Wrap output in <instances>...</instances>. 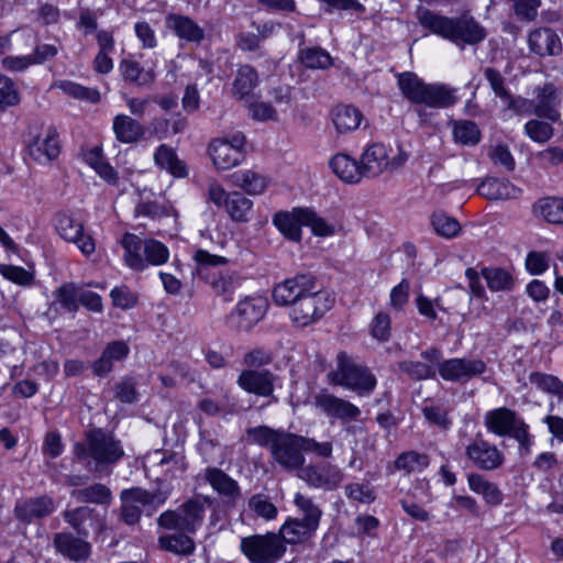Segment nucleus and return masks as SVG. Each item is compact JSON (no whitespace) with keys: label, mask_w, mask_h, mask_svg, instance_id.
Returning a JSON list of instances; mask_svg holds the SVG:
<instances>
[{"label":"nucleus","mask_w":563,"mask_h":563,"mask_svg":"<svg viewBox=\"0 0 563 563\" xmlns=\"http://www.w3.org/2000/svg\"><path fill=\"white\" fill-rule=\"evenodd\" d=\"M274 302L289 307L288 316L296 327H308L319 321L334 305V297L322 289L314 275L297 274L273 288Z\"/></svg>","instance_id":"nucleus-1"},{"label":"nucleus","mask_w":563,"mask_h":563,"mask_svg":"<svg viewBox=\"0 0 563 563\" xmlns=\"http://www.w3.org/2000/svg\"><path fill=\"white\" fill-rule=\"evenodd\" d=\"M416 18L423 29L461 48L466 45H475L486 36L485 29L467 13L450 18L428 8L418 7Z\"/></svg>","instance_id":"nucleus-2"},{"label":"nucleus","mask_w":563,"mask_h":563,"mask_svg":"<svg viewBox=\"0 0 563 563\" xmlns=\"http://www.w3.org/2000/svg\"><path fill=\"white\" fill-rule=\"evenodd\" d=\"M74 454L79 461L91 459L95 463L91 470L100 472L103 467L115 464L124 455V450L112 433L92 429L86 433L85 443H75Z\"/></svg>","instance_id":"nucleus-3"},{"label":"nucleus","mask_w":563,"mask_h":563,"mask_svg":"<svg viewBox=\"0 0 563 563\" xmlns=\"http://www.w3.org/2000/svg\"><path fill=\"white\" fill-rule=\"evenodd\" d=\"M121 245L125 264L134 271H144L148 265H163L169 258L167 246L154 239L143 241L135 234L125 233Z\"/></svg>","instance_id":"nucleus-4"},{"label":"nucleus","mask_w":563,"mask_h":563,"mask_svg":"<svg viewBox=\"0 0 563 563\" xmlns=\"http://www.w3.org/2000/svg\"><path fill=\"white\" fill-rule=\"evenodd\" d=\"M328 379L331 384L352 389L360 396L371 394L376 386L374 374L354 362L345 352L338 354L336 367L328 373Z\"/></svg>","instance_id":"nucleus-5"},{"label":"nucleus","mask_w":563,"mask_h":563,"mask_svg":"<svg viewBox=\"0 0 563 563\" xmlns=\"http://www.w3.org/2000/svg\"><path fill=\"white\" fill-rule=\"evenodd\" d=\"M240 547L252 563H276L286 552V544L273 532L244 537Z\"/></svg>","instance_id":"nucleus-6"},{"label":"nucleus","mask_w":563,"mask_h":563,"mask_svg":"<svg viewBox=\"0 0 563 563\" xmlns=\"http://www.w3.org/2000/svg\"><path fill=\"white\" fill-rule=\"evenodd\" d=\"M408 159V154L399 151L393 157H389L387 147L380 143L368 145L361 156V167L364 177L375 178L383 173H393L404 166Z\"/></svg>","instance_id":"nucleus-7"},{"label":"nucleus","mask_w":563,"mask_h":563,"mask_svg":"<svg viewBox=\"0 0 563 563\" xmlns=\"http://www.w3.org/2000/svg\"><path fill=\"white\" fill-rule=\"evenodd\" d=\"M245 136L242 133L213 139L208 146L213 166L218 170H229L240 165L245 158Z\"/></svg>","instance_id":"nucleus-8"},{"label":"nucleus","mask_w":563,"mask_h":563,"mask_svg":"<svg viewBox=\"0 0 563 563\" xmlns=\"http://www.w3.org/2000/svg\"><path fill=\"white\" fill-rule=\"evenodd\" d=\"M167 496L163 493L150 494L141 488H132L121 493V518L128 525H135L142 512L152 515L162 506Z\"/></svg>","instance_id":"nucleus-9"},{"label":"nucleus","mask_w":563,"mask_h":563,"mask_svg":"<svg viewBox=\"0 0 563 563\" xmlns=\"http://www.w3.org/2000/svg\"><path fill=\"white\" fill-rule=\"evenodd\" d=\"M205 504L198 499L186 501L177 511H165L158 518V525L168 530L195 533L202 525Z\"/></svg>","instance_id":"nucleus-10"},{"label":"nucleus","mask_w":563,"mask_h":563,"mask_svg":"<svg viewBox=\"0 0 563 563\" xmlns=\"http://www.w3.org/2000/svg\"><path fill=\"white\" fill-rule=\"evenodd\" d=\"M438 373L443 380L467 383L486 371V363L481 358L453 357L438 362Z\"/></svg>","instance_id":"nucleus-11"},{"label":"nucleus","mask_w":563,"mask_h":563,"mask_svg":"<svg viewBox=\"0 0 563 563\" xmlns=\"http://www.w3.org/2000/svg\"><path fill=\"white\" fill-rule=\"evenodd\" d=\"M56 230L63 240L75 244L85 256L95 253L93 238L85 232L84 223L74 214L59 212L56 216Z\"/></svg>","instance_id":"nucleus-12"},{"label":"nucleus","mask_w":563,"mask_h":563,"mask_svg":"<svg viewBox=\"0 0 563 563\" xmlns=\"http://www.w3.org/2000/svg\"><path fill=\"white\" fill-rule=\"evenodd\" d=\"M271 454L273 460L287 471L303 468L306 460L301 452L300 435L283 432Z\"/></svg>","instance_id":"nucleus-13"},{"label":"nucleus","mask_w":563,"mask_h":563,"mask_svg":"<svg viewBox=\"0 0 563 563\" xmlns=\"http://www.w3.org/2000/svg\"><path fill=\"white\" fill-rule=\"evenodd\" d=\"M467 459L479 470L494 471L500 467L505 456L499 449L477 434L465 448Z\"/></svg>","instance_id":"nucleus-14"},{"label":"nucleus","mask_w":563,"mask_h":563,"mask_svg":"<svg viewBox=\"0 0 563 563\" xmlns=\"http://www.w3.org/2000/svg\"><path fill=\"white\" fill-rule=\"evenodd\" d=\"M298 477L313 488L334 490L344 479L343 472L335 465H308L301 468Z\"/></svg>","instance_id":"nucleus-15"},{"label":"nucleus","mask_w":563,"mask_h":563,"mask_svg":"<svg viewBox=\"0 0 563 563\" xmlns=\"http://www.w3.org/2000/svg\"><path fill=\"white\" fill-rule=\"evenodd\" d=\"M314 404L327 417L343 423L356 421L361 415L358 407L324 390L314 397Z\"/></svg>","instance_id":"nucleus-16"},{"label":"nucleus","mask_w":563,"mask_h":563,"mask_svg":"<svg viewBox=\"0 0 563 563\" xmlns=\"http://www.w3.org/2000/svg\"><path fill=\"white\" fill-rule=\"evenodd\" d=\"M534 92L533 113L539 118L558 122L561 118L558 109L560 104L558 88L552 82H547L541 87H537Z\"/></svg>","instance_id":"nucleus-17"},{"label":"nucleus","mask_w":563,"mask_h":563,"mask_svg":"<svg viewBox=\"0 0 563 563\" xmlns=\"http://www.w3.org/2000/svg\"><path fill=\"white\" fill-rule=\"evenodd\" d=\"M421 357L429 363L420 361H402L398 363L399 369L416 380L435 378L438 362L441 360V352L437 347H430L421 352Z\"/></svg>","instance_id":"nucleus-18"},{"label":"nucleus","mask_w":563,"mask_h":563,"mask_svg":"<svg viewBox=\"0 0 563 563\" xmlns=\"http://www.w3.org/2000/svg\"><path fill=\"white\" fill-rule=\"evenodd\" d=\"M275 376L268 371H243L239 378L238 385L250 394L261 397H269L274 391Z\"/></svg>","instance_id":"nucleus-19"},{"label":"nucleus","mask_w":563,"mask_h":563,"mask_svg":"<svg viewBox=\"0 0 563 563\" xmlns=\"http://www.w3.org/2000/svg\"><path fill=\"white\" fill-rule=\"evenodd\" d=\"M134 213L136 217L159 220L164 217L175 216L176 211L170 202L161 200L152 190L144 189L140 192V200L135 206Z\"/></svg>","instance_id":"nucleus-20"},{"label":"nucleus","mask_w":563,"mask_h":563,"mask_svg":"<svg viewBox=\"0 0 563 563\" xmlns=\"http://www.w3.org/2000/svg\"><path fill=\"white\" fill-rule=\"evenodd\" d=\"M267 310V303L264 298H246L241 300L232 316L236 317L241 329L249 330L263 319Z\"/></svg>","instance_id":"nucleus-21"},{"label":"nucleus","mask_w":563,"mask_h":563,"mask_svg":"<svg viewBox=\"0 0 563 563\" xmlns=\"http://www.w3.org/2000/svg\"><path fill=\"white\" fill-rule=\"evenodd\" d=\"M30 156L40 164H47L59 154V142L55 130H47L29 145Z\"/></svg>","instance_id":"nucleus-22"},{"label":"nucleus","mask_w":563,"mask_h":563,"mask_svg":"<svg viewBox=\"0 0 563 563\" xmlns=\"http://www.w3.org/2000/svg\"><path fill=\"white\" fill-rule=\"evenodd\" d=\"M55 509L54 500L48 496L26 499L15 506L16 517L25 522L49 516Z\"/></svg>","instance_id":"nucleus-23"},{"label":"nucleus","mask_w":563,"mask_h":563,"mask_svg":"<svg viewBox=\"0 0 563 563\" xmlns=\"http://www.w3.org/2000/svg\"><path fill=\"white\" fill-rule=\"evenodd\" d=\"M529 48L539 56L558 55L562 51L560 37L551 29H537L529 34Z\"/></svg>","instance_id":"nucleus-24"},{"label":"nucleus","mask_w":563,"mask_h":563,"mask_svg":"<svg viewBox=\"0 0 563 563\" xmlns=\"http://www.w3.org/2000/svg\"><path fill=\"white\" fill-rule=\"evenodd\" d=\"M207 482L211 487L222 497L227 498L229 503H235L240 496V487L233 478L227 473L217 467H208L205 473Z\"/></svg>","instance_id":"nucleus-25"},{"label":"nucleus","mask_w":563,"mask_h":563,"mask_svg":"<svg viewBox=\"0 0 563 563\" xmlns=\"http://www.w3.org/2000/svg\"><path fill=\"white\" fill-rule=\"evenodd\" d=\"M129 346L123 341H113L109 343L100 357L93 362L92 372L95 375L103 377L112 371L113 362L124 360L129 354Z\"/></svg>","instance_id":"nucleus-26"},{"label":"nucleus","mask_w":563,"mask_h":563,"mask_svg":"<svg viewBox=\"0 0 563 563\" xmlns=\"http://www.w3.org/2000/svg\"><path fill=\"white\" fill-rule=\"evenodd\" d=\"M521 418L517 413L506 407L497 408L485 415V426L496 435L504 437L510 434L517 422Z\"/></svg>","instance_id":"nucleus-27"},{"label":"nucleus","mask_w":563,"mask_h":563,"mask_svg":"<svg viewBox=\"0 0 563 563\" xmlns=\"http://www.w3.org/2000/svg\"><path fill=\"white\" fill-rule=\"evenodd\" d=\"M456 101L455 89L442 84H427L418 104L444 109L453 106Z\"/></svg>","instance_id":"nucleus-28"},{"label":"nucleus","mask_w":563,"mask_h":563,"mask_svg":"<svg viewBox=\"0 0 563 563\" xmlns=\"http://www.w3.org/2000/svg\"><path fill=\"white\" fill-rule=\"evenodd\" d=\"M56 550L73 561L86 560L90 552V544L70 533L60 532L54 538Z\"/></svg>","instance_id":"nucleus-29"},{"label":"nucleus","mask_w":563,"mask_h":563,"mask_svg":"<svg viewBox=\"0 0 563 563\" xmlns=\"http://www.w3.org/2000/svg\"><path fill=\"white\" fill-rule=\"evenodd\" d=\"M332 122L338 133L355 131L363 120V113L354 106L338 104L331 111Z\"/></svg>","instance_id":"nucleus-30"},{"label":"nucleus","mask_w":563,"mask_h":563,"mask_svg":"<svg viewBox=\"0 0 563 563\" xmlns=\"http://www.w3.org/2000/svg\"><path fill=\"white\" fill-rule=\"evenodd\" d=\"M477 192L489 200H506L517 198L520 190L506 179L486 178Z\"/></svg>","instance_id":"nucleus-31"},{"label":"nucleus","mask_w":563,"mask_h":563,"mask_svg":"<svg viewBox=\"0 0 563 563\" xmlns=\"http://www.w3.org/2000/svg\"><path fill=\"white\" fill-rule=\"evenodd\" d=\"M112 129L115 139L124 144L140 141L145 132L143 125L137 120L125 114L114 117Z\"/></svg>","instance_id":"nucleus-32"},{"label":"nucleus","mask_w":563,"mask_h":563,"mask_svg":"<svg viewBox=\"0 0 563 563\" xmlns=\"http://www.w3.org/2000/svg\"><path fill=\"white\" fill-rule=\"evenodd\" d=\"M166 24L178 37L188 42L200 43L205 37V31L188 16L169 14Z\"/></svg>","instance_id":"nucleus-33"},{"label":"nucleus","mask_w":563,"mask_h":563,"mask_svg":"<svg viewBox=\"0 0 563 563\" xmlns=\"http://www.w3.org/2000/svg\"><path fill=\"white\" fill-rule=\"evenodd\" d=\"M300 211L303 208H295L291 212H277L273 222L279 232L287 239L298 242L301 239V227L305 225Z\"/></svg>","instance_id":"nucleus-34"},{"label":"nucleus","mask_w":563,"mask_h":563,"mask_svg":"<svg viewBox=\"0 0 563 563\" xmlns=\"http://www.w3.org/2000/svg\"><path fill=\"white\" fill-rule=\"evenodd\" d=\"M330 167L342 181L347 184H357L364 177L361 164L346 154L333 156Z\"/></svg>","instance_id":"nucleus-35"},{"label":"nucleus","mask_w":563,"mask_h":563,"mask_svg":"<svg viewBox=\"0 0 563 563\" xmlns=\"http://www.w3.org/2000/svg\"><path fill=\"white\" fill-rule=\"evenodd\" d=\"M230 180L249 195H261L269 183L265 175L252 169L238 170L230 176Z\"/></svg>","instance_id":"nucleus-36"},{"label":"nucleus","mask_w":563,"mask_h":563,"mask_svg":"<svg viewBox=\"0 0 563 563\" xmlns=\"http://www.w3.org/2000/svg\"><path fill=\"white\" fill-rule=\"evenodd\" d=\"M257 85L258 74L255 68L250 65H242L239 67L232 84L233 96L239 100L247 99Z\"/></svg>","instance_id":"nucleus-37"},{"label":"nucleus","mask_w":563,"mask_h":563,"mask_svg":"<svg viewBox=\"0 0 563 563\" xmlns=\"http://www.w3.org/2000/svg\"><path fill=\"white\" fill-rule=\"evenodd\" d=\"M467 484L472 492L482 495L484 500L492 506H497L503 503V493L498 486L484 475L478 473H471L467 475Z\"/></svg>","instance_id":"nucleus-38"},{"label":"nucleus","mask_w":563,"mask_h":563,"mask_svg":"<svg viewBox=\"0 0 563 563\" xmlns=\"http://www.w3.org/2000/svg\"><path fill=\"white\" fill-rule=\"evenodd\" d=\"M154 162L157 166L167 170L175 177L181 178L188 175L185 163L180 161L176 152L166 144H162L156 148Z\"/></svg>","instance_id":"nucleus-39"},{"label":"nucleus","mask_w":563,"mask_h":563,"mask_svg":"<svg viewBox=\"0 0 563 563\" xmlns=\"http://www.w3.org/2000/svg\"><path fill=\"white\" fill-rule=\"evenodd\" d=\"M317 528L308 526L307 522L296 518L288 519L280 528L278 536L285 543L296 544L306 541Z\"/></svg>","instance_id":"nucleus-40"},{"label":"nucleus","mask_w":563,"mask_h":563,"mask_svg":"<svg viewBox=\"0 0 563 563\" xmlns=\"http://www.w3.org/2000/svg\"><path fill=\"white\" fill-rule=\"evenodd\" d=\"M397 82L404 97L410 102L418 104L427 84L411 71L399 74Z\"/></svg>","instance_id":"nucleus-41"},{"label":"nucleus","mask_w":563,"mask_h":563,"mask_svg":"<svg viewBox=\"0 0 563 563\" xmlns=\"http://www.w3.org/2000/svg\"><path fill=\"white\" fill-rule=\"evenodd\" d=\"M119 69L124 80L139 86L151 85L155 79L153 70H144L137 62L132 59H122L120 62Z\"/></svg>","instance_id":"nucleus-42"},{"label":"nucleus","mask_w":563,"mask_h":563,"mask_svg":"<svg viewBox=\"0 0 563 563\" xmlns=\"http://www.w3.org/2000/svg\"><path fill=\"white\" fill-rule=\"evenodd\" d=\"M71 497L78 503L106 505L110 503L112 495L106 485L97 483L85 488L74 489Z\"/></svg>","instance_id":"nucleus-43"},{"label":"nucleus","mask_w":563,"mask_h":563,"mask_svg":"<svg viewBox=\"0 0 563 563\" xmlns=\"http://www.w3.org/2000/svg\"><path fill=\"white\" fill-rule=\"evenodd\" d=\"M533 211L550 223L563 224V199H541L533 206Z\"/></svg>","instance_id":"nucleus-44"},{"label":"nucleus","mask_w":563,"mask_h":563,"mask_svg":"<svg viewBox=\"0 0 563 563\" xmlns=\"http://www.w3.org/2000/svg\"><path fill=\"white\" fill-rule=\"evenodd\" d=\"M481 275L492 291H509L514 287L511 275L503 268L485 267L481 271Z\"/></svg>","instance_id":"nucleus-45"},{"label":"nucleus","mask_w":563,"mask_h":563,"mask_svg":"<svg viewBox=\"0 0 563 563\" xmlns=\"http://www.w3.org/2000/svg\"><path fill=\"white\" fill-rule=\"evenodd\" d=\"M553 123L544 118L531 119L525 124V133L531 141L544 144L554 134Z\"/></svg>","instance_id":"nucleus-46"},{"label":"nucleus","mask_w":563,"mask_h":563,"mask_svg":"<svg viewBox=\"0 0 563 563\" xmlns=\"http://www.w3.org/2000/svg\"><path fill=\"white\" fill-rule=\"evenodd\" d=\"M453 137L456 143L474 146L481 141V131L475 122L460 120L453 123Z\"/></svg>","instance_id":"nucleus-47"},{"label":"nucleus","mask_w":563,"mask_h":563,"mask_svg":"<svg viewBox=\"0 0 563 563\" xmlns=\"http://www.w3.org/2000/svg\"><path fill=\"white\" fill-rule=\"evenodd\" d=\"M294 504L302 514V518L300 520L307 522L308 526H312L318 529L322 516L320 507L316 505L309 496L301 493L295 494Z\"/></svg>","instance_id":"nucleus-48"},{"label":"nucleus","mask_w":563,"mask_h":563,"mask_svg":"<svg viewBox=\"0 0 563 563\" xmlns=\"http://www.w3.org/2000/svg\"><path fill=\"white\" fill-rule=\"evenodd\" d=\"M484 76L489 82L490 88L495 95L504 101L509 109L517 110V100L511 96L509 90L505 87V78L495 68L488 67L484 70Z\"/></svg>","instance_id":"nucleus-49"},{"label":"nucleus","mask_w":563,"mask_h":563,"mask_svg":"<svg viewBox=\"0 0 563 563\" xmlns=\"http://www.w3.org/2000/svg\"><path fill=\"white\" fill-rule=\"evenodd\" d=\"M187 532L178 531L177 533L163 536L159 538V543L163 549L177 553L190 554L195 549V542L186 534Z\"/></svg>","instance_id":"nucleus-50"},{"label":"nucleus","mask_w":563,"mask_h":563,"mask_svg":"<svg viewBox=\"0 0 563 563\" xmlns=\"http://www.w3.org/2000/svg\"><path fill=\"white\" fill-rule=\"evenodd\" d=\"M253 202L241 192H231L227 199L225 209L234 221H247V216L252 210Z\"/></svg>","instance_id":"nucleus-51"},{"label":"nucleus","mask_w":563,"mask_h":563,"mask_svg":"<svg viewBox=\"0 0 563 563\" xmlns=\"http://www.w3.org/2000/svg\"><path fill=\"white\" fill-rule=\"evenodd\" d=\"M529 379L540 390L556 396L563 400V382L554 375L534 372L531 373Z\"/></svg>","instance_id":"nucleus-52"},{"label":"nucleus","mask_w":563,"mask_h":563,"mask_svg":"<svg viewBox=\"0 0 563 563\" xmlns=\"http://www.w3.org/2000/svg\"><path fill=\"white\" fill-rule=\"evenodd\" d=\"M431 223L437 234L445 239H453L461 232L460 222L444 212H434Z\"/></svg>","instance_id":"nucleus-53"},{"label":"nucleus","mask_w":563,"mask_h":563,"mask_svg":"<svg viewBox=\"0 0 563 563\" xmlns=\"http://www.w3.org/2000/svg\"><path fill=\"white\" fill-rule=\"evenodd\" d=\"M300 59L306 67L312 69H324L332 64V58L328 52L318 47L301 51Z\"/></svg>","instance_id":"nucleus-54"},{"label":"nucleus","mask_w":563,"mask_h":563,"mask_svg":"<svg viewBox=\"0 0 563 563\" xmlns=\"http://www.w3.org/2000/svg\"><path fill=\"white\" fill-rule=\"evenodd\" d=\"M428 456L410 451L400 454L395 461V467L398 471H405L406 473H412L421 471L428 465Z\"/></svg>","instance_id":"nucleus-55"},{"label":"nucleus","mask_w":563,"mask_h":563,"mask_svg":"<svg viewBox=\"0 0 563 563\" xmlns=\"http://www.w3.org/2000/svg\"><path fill=\"white\" fill-rule=\"evenodd\" d=\"M345 496L354 501L372 504L376 499L374 487L369 483H350L344 486Z\"/></svg>","instance_id":"nucleus-56"},{"label":"nucleus","mask_w":563,"mask_h":563,"mask_svg":"<svg viewBox=\"0 0 563 563\" xmlns=\"http://www.w3.org/2000/svg\"><path fill=\"white\" fill-rule=\"evenodd\" d=\"M57 86L63 92L76 99L87 100L92 103L100 100V93L97 89L87 88L68 80L60 81Z\"/></svg>","instance_id":"nucleus-57"},{"label":"nucleus","mask_w":563,"mask_h":563,"mask_svg":"<svg viewBox=\"0 0 563 563\" xmlns=\"http://www.w3.org/2000/svg\"><path fill=\"white\" fill-rule=\"evenodd\" d=\"M241 279L234 273L221 274L218 278L211 282L213 290L224 297L225 300H231L235 290L240 287Z\"/></svg>","instance_id":"nucleus-58"},{"label":"nucleus","mask_w":563,"mask_h":563,"mask_svg":"<svg viewBox=\"0 0 563 563\" xmlns=\"http://www.w3.org/2000/svg\"><path fill=\"white\" fill-rule=\"evenodd\" d=\"M249 437L252 439L253 442L269 448L272 451L279 439V437L283 434V431H277L274 429H271L266 426H261L256 428H252L247 430Z\"/></svg>","instance_id":"nucleus-59"},{"label":"nucleus","mask_w":563,"mask_h":563,"mask_svg":"<svg viewBox=\"0 0 563 563\" xmlns=\"http://www.w3.org/2000/svg\"><path fill=\"white\" fill-rule=\"evenodd\" d=\"M305 221V225H309L313 234L319 236H329L334 233V227L329 224L323 218L319 217L316 212L309 209L300 211L299 213Z\"/></svg>","instance_id":"nucleus-60"},{"label":"nucleus","mask_w":563,"mask_h":563,"mask_svg":"<svg viewBox=\"0 0 563 563\" xmlns=\"http://www.w3.org/2000/svg\"><path fill=\"white\" fill-rule=\"evenodd\" d=\"M198 407L209 416H217L220 413L228 415L233 412L234 401H232L228 395H224L219 401L210 398H203L199 401Z\"/></svg>","instance_id":"nucleus-61"},{"label":"nucleus","mask_w":563,"mask_h":563,"mask_svg":"<svg viewBox=\"0 0 563 563\" xmlns=\"http://www.w3.org/2000/svg\"><path fill=\"white\" fill-rule=\"evenodd\" d=\"M249 507L257 516L271 520L277 516V507L263 494H256L249 500Z\"/></svg>","instance_id":"nucleus-62"},{"label":"nucleus","mask_w":563,"mask_h":563,"mask_svg":"<svg viewBox=\"0 0 563 563\" xmlns=\"http://www.w3.org/2000/svg\"><path fill=\"white\" fill-rule=\"evenodd\" d=\"M0 274L5 279L20 286H29L34 280V274L21 266L1 264Z\"/></svg>","instance_id":"nucleus-63"},{"label":"nucleus","mask_w":563,"mask_h":563,"mask_svg":"<svg viewBox=\"0 0 563 563\" xmlns=\"http://www.w3.org/2000/svg\"><path fill=\"white\" fill-rule=\"evenodd\" d=\"M55 296L57 302H59L65 310L69 312H76L78 310L79 292L73 284H65L57 288Z\"/></svg>","instance_id":"nucleus-64"}]
</instances>
